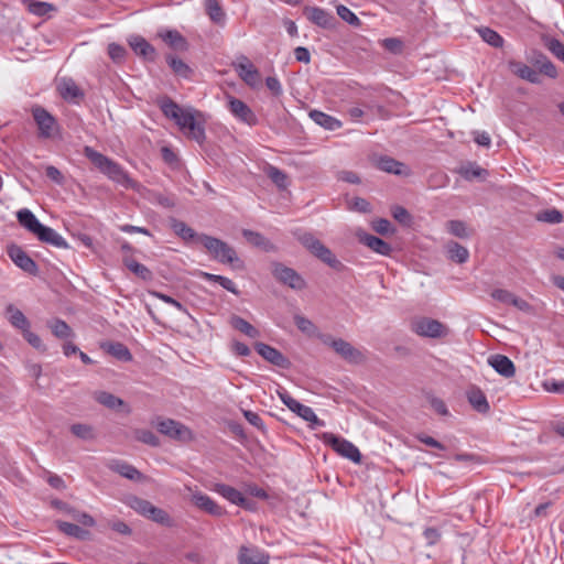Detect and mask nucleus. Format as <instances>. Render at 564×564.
<instances>
[{"label": "nucleus", "mask_w": 564, "mask_h": 564, "mask_svg": "<svg viewBox=\"0 0 564 564\" xmlns=\"http://www.w3.org/2000/svg\"><path fill=\"white\" fill-rule=\"evenodd\" d=\"M48 327L51 328L54 336L61 339H66L74 336L72 328L68 324L59 318H55L48 322Z\"/></svg>", "instance_id": "79ce46f5"}, {"label": "nucleus", "mask_w": 564, "mask_h": 564, "mask_svg": "<svg viewBox=\"0 0 564 564\" xmlns=\"http://www.w3.org/2000/svg\"><path fill=\"white\" fill-rule=\"evenodd\" d=\"M70 432L78 438L89 441L96 437L94 427L88 424L77 423L70 426Z\"/></svg>", "instance_id": "3c124183"}, {"label": "nucleus", "mask_w": 564, "mask_h": 564, "mask_svg": "<svg viewBox=\"0 0 564 564\" xmlns=\"http://www.w3.org/2000/svg\"><path fill=\"white\" fill-rule=\"evenodd\" d=\"M357 238L360 243L381 256H389L392 251V248L388 242L365 231H358Z\"/></svg>", "instance_id": "6ab92c4d"}, {"label": "nucleus", "mask_w": 564, "mask_h": 564, "mask_svg": "<svg viewBox=\"0 0 564 564\" xmlns=\"http://www.w3.org/2000/svg\"><path fill=\"white\" fill-rule=\"evenodd\" d=\"M133 437L134 440L152 447H158L160 445L159 437L150 430L137 429L133 431Z\"/></svg>", "instance_id": "09e8293b"}, {"label": "nucleus", "mask_w": 564, "mask_h": 564, "mask_svg": "<svg viewBox=\"0 0 564 564\" xmlns=\"http://www.w3.org/2000/svg\"><path fill=\"white\" fill-rule=\"evenodd\" d=\"M108 466L112 471L118 473L120 476L129 480L142 481L144 478L142 473L127 462L112 460Z\"/></svg>", "instance_id": "b1692460"}, {"label": "nucleus", "mask_w": 564, "mask_h": 564, "mask_svg": "<svg viewBox=\"0 0 564 564\" xmlns=\"http://www.w3.org/2000/svg\"><path fill=\"white\" fill-rule=\"evenodd\" d=\"M527 61L538 69L539 74L545 75L550 78L557 77V69L553 62L541 51L532 50L527 55Z\"/></svg>", "instance_id": "f8f14e48"}, {"label": "nucleus", "mask_w": 564, "mask_h": 564, "mask_svg": "<svg viewBox=\"0 0 564 564\" xmlns=\"http://www.w3.org/2000/svg\"><path fill=\"white\" fill-rule=\"evenodd\" d=\"M193 502L196 507L212 516L220 517L225 514V510L205 494L198 492L193 495Z\"/></svg>", "instance_id": "a878e982"}, {"label": "nucleus", "mask_w": 564, "mask_h": 564, "mask_svg": "<svg viewBox=\"0 0 564 564\" xmlns=\"http://www.w3.org/2000/svg\"><path fill=\"white\" fill-rule=\"evenodd\" d=\"M544 45L556 58L564 62V44L560 40L545 37Z\"/></svg>", "instance_id": "5fc2aeb1"}, {"label": "nucleus", "mask_w": 564, "mask_h": 564, "mask_svg": "<svg viewBox=\"0 0 564 564\" xmlns=\"http://www.w3.org/2000/svg\"><path fill=\"white\" fill-rule=\"evenodd\" d=\"M542 387L547 392L564 394V381L549 379L543 382Z\"/></svg>", "instance_id": "338daca9"}, {"label": "nucleus", "mask_w": 564, "mask_h": 564, "mask_svg": "<svg viewBox=\"0 0 564 564\" xmlns=\"http://www.w3.org/2000/svg\"><path fill=\"white\" fill-rule=\"evenodd\" d=\"M336 10L338 17L343 19L345 22L349 23L352 26L360 25L361 22L359 18L346 6L339 4L337 6Z\"/></svg>", "instance_id": "4d7b16f0"}, {"label": "nucleus", "mask_w": 564, "mask_h": 564, "mask_svg": "<svg viewBox=\"0 0 564 564\" xmlns=\"http://www.w3.org/2000/svg\"><path fill=\"white\" fill-rule=\"evenodd\" d=\"M124 503L128 507H130L131 509H133L135 512H138L139 514H141L145 518L148 517V514L153 506L149 500H145V499L140 498L134 495H130V496L126 497Z\"/></svg>", "instance_id": "4c0bfd02"}, {"label": "nucleus", "mask_w": 564, "mask_h": 564, "mask_svg": "<svg viewBox=\"0 0 564 564\" xmlns=\"http://www.w3.org/2000/svg\"><path fill=\"white\" fill-rule=\"evenodd\" d=\"M392 215L395 220L403 225H409L411 221V215L410 213L402 206H395L392 209Z\"/></svg>", "instance_id": "774afa93"}, {"label": "nucleus", "mask_w": 564, "mask_h": 564, "mask_svg": "<svg viewBox=\"0 0 564 564\" xmlns=\"http://www.w3.org/2000/svg\"><path fill=\"white\" fill-rule=\"evenodd\" d=\"M372 163L378 170L386 173L405 176L410 174L409 169L402 162L388 155L375 156Z\"/></svg>", "instance_id": "2eb2a0df"}, {"label": "nucleus", "mask_w": 564, "mask_h": 564, "mask_svg": "<svg viewBox=\"0 0 564 564\" xmlns=\"http://www.w3.org/2000/svg\"><path fill=\"white\" fill-rule=\"evenodd\" d=\"M509 68L516 76H518L521 79H524L531 84L541 83L539 72L528 66L527 64L517 61H510Z\"/></svg>", "instance_id": "5701e85b"}, {"label": "nucleus", "mask_w": 564, "mask_h": 564, "mask_svg": "<svg viewBox=\"0 0 564 564\" xmlns=\"http://www.w3.org/2000/svg\"><path fill=\"white\" fill-rule=\"evenodd\" d=\"M322 341L332 347L336 354L350 364H361L365 360V356L360 350L341 338L334 339L325 335L322 337Z\"/></svg>", "instance_id": "0eeeda50"}, {"label": "nucleus", "mask_w": 564, "mask_h": 564, "mask_svg": "<svg viewBox=\"0 0 564 564\" xmlns=\"http://www.w3.org/2000/svg\"><path fill=\"white\" fill-rule=\"evenodd\" d=\"M107 527L121 535H130L132 533L131 528L121 520H108Z\"/></svg>", "instance_id": "e2e57ef3"}, {"label": "nucleus", "mask_w": 564, "mask_h": 564, "mask_svg": "<svg viewBox=\"0 0 564 564\" xmlns=\"http://www.w3.org/2000/svg\"><path fill=\"white\" fill-rule=\"evenodd\" d=\"M55 524L56 528L65 535L76 538L78 540H86L89 536V532L87 530L82 529L77 524L61 520H57Z\"/></svg>", "instance_id": "f704fd0d"}, {"label": "nucleus", "mask_w": 564, "mask_h": 564, "mask_svg": "<svg viewBox=\"0 0 564 564\" xmlns=\"http://www.w3.org/2000/svg\"><path fill=\"white\" fill-rule=\"evenodd\" d=\"M95 400L108 409H117L123 404V400L112 393L98 391L95 393Z\"/></svg>", "instance_id": "c03bdc74"}, {"label": "nucleus", "mask_w": 564, "mask_h": 564, "mask_svg": "<svg viewBox=\"0 0 564 564\" xmlns=\"http://www.w3.org/2000/svg\"><path fill=\"white\" fill-rule=\"evenodd\" d=\"M294 323L297 326V328L303 333L311 334L315 329L314 324L308 318L302 315H295Z\"/></svg>", "instance_id": "0e129e2a"}, {"label": "nucleus", "mask_w": 564, "mask_h": 564, "mask_svg": "<svg viewBox=\"0 0 564 564\" xmlns=\"http://www.w3.org/2000/svg\"><path fill=\"white\" fill-rule=\"evenodd\" d=\"M282 402L294 413L301 416L303 420L312 423V426H323L324 422L317 417L312 408L300 403L297 400L292 398L289 393H280Z\"/></svg>", "instance_id": "1a4fd4ad"}, {"label": "nucleus", "mask_w": 564, "mask_h": 564, "mask_svg": "<svg viewBox=\"0 0 564 564\" xmlns=\"http://www.w3.org/2000/svg\"><path fill=\"white\" fill-rule=\"evenodd\" d=\"M178 127L182 130L187 131L188 137L198 143H202L205 140V129L202 123L196 121L192 109L188 113L185 115V117L182 118Z\"/></svg>", "instance_id": "f3484780"}, {"label": "nucleus", "mask_w": 564, "mask_h": 564, "mask_svg": "<svg viewBox=\"0 0 564 564\" xmlns=\"http://www.w3.org/2000/svg\"><path fill=\"white\" fill-rule=\"evenodd\" d=\"M228 109L239 121L253 127L258 123V118L252 109L242 100L228 96Z\"/></svg>", "instance_id": "9b49d317"}, {"label": "nucleus", "mask_w": 564, "mask_h": 564, "mask_svg": "<svg viewBox=\"0 0 564 564\" xmlns=\"http://www.w3.org/2000/svg\"><path fill=\"white\" fill-rule=\"evenodd\" d=\"M562 214L557 209H546L538 215L540 221L549 224H558L562 221Z\"/></svg>", "instance_id": "bf43d9fd"}, {"label": "nucleus", "mask_w": 564, "mask_h": 564, "mask_svg": "<svg viewBox=\"0 0 564 564\" xmlns=\"http://www.w3.org/2000/svg\"><path fill=\"white\" fill-rule=\"evenodd\" d=\"M427 400H429L430 405L432 406V409L437 414L443 415V416H446V415L449 414L447 405H446V403L442 399H440V398H437L435 395L429 394L427 395Z\"/></svg>", "instance_id": "052dcab7"}, {"label": "nucleus", "mask_w": 564, "mask_h": 564, "mask_svg": "<svg viewBox=\"0 0 564 564\" xmlns=\"http://www.w3.org/2000/svg\"><path fill=\"white\" fill-rule=\"evenodd\" d=\"M254 349L268 362L284 369L290 367V360L276 348L264 343H256Z\"/></svg>", "instance_id": "4468645a"}, {"label": "nucleus", "mask_w": 564, "mask_h": 564, "mask_svg": "<svg viewBox=\"0 0 564 564\" xmlns=\"http://www.w3.org/2000/svg\"><path fill=\"white\" fill-rule=\"evenodd\" d=\"M296 239L316 258L329 265L332 269L341 271L344 264L335 257L329 248L322 243L313 234L307 231H299L295 234Z\"/></svg>", "instance_id": "f03ea898"}, {"label": "nucleus", "mask_w": 564, "mask_h": 564, "mask_svg": "<svg viewBox=\"0 0 564 564\" xmlns=\"http://www.w3.org/2000/svg\"><path fill=\"white\" fill-rule=\"evenodd\" d=\"M159 36L175 51H187L188 42L177 30H165L159 33Z\"/></svg>", "instance_id": "393cba45"}, {"label": "nucleus", "mask_w": 564, "mask_h": 564, "mask_svg": "<svg viewBox=\"0 0 564 564\" xmlns=\"http://www.w3.org/2000/svg\"><path fill=\"white\" fill-rule=\"evenodd\" d=\"M206 12L210 20L215 23H223L225 21V13L217 0H206Z\"/></svg>", "instance_id": "8fccbe9b"}, {"label": "nucleus", "mask_w": 564, "mask_h": 564, "mask_svg": "<svg viewBox=\"0 0 564 564\" xmlns=\"http://www.w3.org/2000/svg\"><path fill=\"white\" fill-rule=\"evenodd\" d=\"M172 228H173L174 232L184 240H189L195 237L196 238L198 237L196 235V232L194 231V229L188 227L184 221L174 219L172 221Z\"/></svg>", "instance_id": "864d4df0"}, {"label": "nucleus", "mask_w": 564, "mask_h": 564, "mask_svg": "<svg viewBox=\"0 0 564 564\" xmlns=\"http://www.w3.org/2000/svg\"><path fill=\"white\" fill-rule=\"evenodd\" d=\"M127 51L122 45L110 43L108 45V55L115 63H122L124 61Z\"/></svg>", "instance_id": "13d9d810"}, {"label": "nucleus", "mask_w": 564, "mask_h": 564, "mask_svg": "<svg viewBox=\"0 0 564 564\" xmlns=\"http://www.w3.org/2000/svg\"><path fill=\"white\" fill-rule=\"evenodd\" d=\"M477 32L479 36L482 39V41H485L489 45L497 48L502 47L505 41L502 36L495 30L487 26H481L477 29Z\"/></svg>", "instance_id": "37998d69"}, {"label": "nucleus", "mask_w": 564, "mask_h": 564, "mask_svg": "<svg viewBox=\"0 0 564 564\" xmlns=\"http://www.w3.org/2000/svg\"><path fill=\"white\" fill-rule=\"evenodd\" d=\"M32 115L39 128V135L44 139L51 138L56 124L54 117L41 106L33 107Z\"/></svg>", "instance_id": "ddd939ff"}, {"label": "nucleus", "mask_w": 564, "mask_h": 564, "mask_svg": "<svg viewBox=\"0 0 564 564\" xmlns=\"http://www.w3.org/2000/svg\"><path fill=\"white\" fill-rule=\"evenodd\" d=\"M167 64L176 75L188 77L191 68L180 58L169 55L166 57Z\"/></svg>", "instance_id": "6e6d98bb"}, {"label": "nucleus", "mask_w": 564, "mask_h": 564, "mask_svg": "<svg viewBox=\"0 0 564 564\" xmlns=\"http://www.w3.org/2000/svg\"><path fill=\"white\" fill-rule=\"evenodd\" d=\"M242 236L252 246L262 249L265 252H274L276 251V247L267 239L262 234L258 231H253L250 229H243Z\"/></svg>", "instance_id": "c756f323"}, {"label": "nucleus", "mask_w": 564, "mask_h": 564, "mask_svg": "<svg viewBox=\"0 0 564 564\" xmlns=\"http://www.w3.org/2000/svg\"><path fill=\"white\" fill-rule=\"evenodd\" d=\"M230 325L250 338H257L260 336V332L248 321L240 316L234 315L230 318Z\"/></svg>", "instance_id": "58836bf2"}, {"label": "nucleus", "mask_w": 564, "mask_h": 564, "mask_svg": "<svg viewBox=\"0 0 564 564\" xmlns=\"http://www.w3.org/2000/svg\"><path fill=\"white\" fill-rule=\"evenodd\" d=\"M466 398L471 408L478 413L486 414L490 411V405L484 391L477 387L471 386L466 391Z\"/></svg>", "instance_id": "aec40b11"}, {"label": "nucleus", "mask_w": 564, "mask_h": 564, "mask_svg": "<svg viewBox=\"0 0 564 564\" xmlns=\"http://www.w3.org/2000/svg\"><path fill=\"white\" fill-rule=\"evenodd\" d=\"M304 14L314 24L327 29L333 25L334 17L326 10L317 7H306Z\"/></svg>", "instance_id": "412c9836"}, {"label": "nucleus", "mask_w": 564, "mask_h": 564, "mask_svg": "<svg viewBox=\"0 0 564 564\" xmlns=\"http://www.w3.org/2000/svg\"><path fill=\"white\" fill-rule=\"evenodd\" d=\"M489 365L505 378H511L516 373L514 364L505 355H494L488 359Z\"/></svg>", "instance_id": "4be33fe9"}, {"label": "nucleus", "mask_w": 564, "mask_h": 564, "mask_svg": "<svg viewBox=\"0 0 564 564\" xmlns=\"http://www.w3.org/2000/svg\"><path fill=\"white\" fill-rule=\"evenodd\" d=\"M147 518L151 519L152 521L161 525L169 528L173 527L174 524L173 519L170 517V514L165 510L158 508L155 506H152Z\"/></svg>", "instance_id": "de8ad7c7"}, {"label": "nucleus", "mask_w": 564, "mask_h": 564, "mask_svg": "<svg viewBox=\"0 0 564 564\" xmlns=\"http://www.w3.org/2000/svg\"><path fill=\"white\" fill-rule=\"evenodd\" d=\"M236 69L240 78L251 88H256L261 84L259 70L246 56L242 57V61L237 65Z\"/></svg>", "instance_id": "dca6fc26"}, {"label": "nucleus", "mask_w": 564, "mask_h": 564, "mask_svg": "<svg viewBox=\"0 0 564 564\" xmlns=\"http://www.w3.org/2000/svg\"><path fill=\"white\" fill-rule=\"evenodd\" d=\"M446 229L452 236L457 238H467L469 236L467 226L462 220H448L446 223Z\"/></svg>", "instance_id": "603ef678"}, {"label": "nucleus", "mask_w": 564, "mask_h": 564, "mask_svg": "<svg viewBox=\"0 0 564 564\" xmlns=\"http://www.w3.org/2000/svg\"><path fill=\"white\" fill-rule=\"evenodd\" d=\"M17 217L20 225L28 229L30 232H32L34 236H36V234L43 226V224L40 223L35 215L26 208L19 210Z\"/></svg>", "instance_id": "2f4dec72"}, {"label": "nucleus", "mask_w": 564, "mask_h": 564, "mask_svg": "<svg viewBox=\"0 0 564 564\" xmlns=\"http://www.w3.org/2000/svg\"><path fill=\"white\" fill-rule=\"evenodd\" d=\"M36 238L45 243L52 245L56 248H68V243L66 240L53 228L47 226H42L39 232L36 234Z\"/></svg>", "instance_id": "bb28decb"}, {"label": "nucleus", "mask_w": 564, "mask_h": 564, "mask_svg": "<svg viewBox=\"0 0 564 564\" xmlns=\"http://www.w3.org/2000/svg\"><path fill=\"white\" fill-rule=\"evenodd\" d=\"M128 43L138 56L150 62L155 59L156 51L144 37L140 35H132L128 39Z\"/></svg>", "instance_id": "a211bd4d"}, {"label": "nucleus", "mask_w": 564, "mask_h": 564, "mask_svg": "<svg viewBox=\"0 0 564 564\" xmlns=\"http://www.w3.org/2000/svg\"><path fill=\"white\" fill-rule=\"evenodd\" d=\"M310 118L326 130L334 131L341 128V122L338 119L319 110H311Z\"/></svg>", "instance_id": "473e14b6"}, {"label": "nucleus", "mask_w": 564, "mask_h": 564, "mask_svg": "<svg viewBox=\"0 0 564 564\" xmlns=\"http://www.w3.org/2000/svg\"><path fill=\"white\" fill-rule=\"evenodd\" d=\"M411 328L416 335L429 338H443L449 333L446 325L430 317H420L414 319Z\"/></svg>", "instance_id": "20e7f679"}, {"label": "nucleus", "mask_w": 564, "mask_h": 564, "mask_svg": "<svg viewBox=\"0 0 564 564\" xmlns=\"http://www.w3.org/2000/svg\"><path fill=\"white\" fill-rule=\"evenodd\" d=\"M197 241L204 246L216 261L232 265H235V263H241L235 249L227 242L205 234L199 235Z\"/></svg>", "instance_id": "7ed1b4c3"}, {"label": "nucleus", "mask_w": 564, "mask_h": 564, "mask_svg": "<svg viewBox=\"0 0 564 564\" xmlns=\"http://www.w3.org/2000/svg\"><path fill=\"white\" fill-rule=\"evenodd\" d=\"M216 491L220 494L224 498L229 500L231 503H235L243 508L248 507V499L239 490L231 486L225 484L217 485Z\"/></svg>", "instance_id": "7c9ffc66"}, {"label": "nucleus", "mask_w": 564, "mask_h": 564, "mask_svg": "<svg viewBox=\"0 0 564 564\" xmlns=\"http://www.w3.org/2000/svg\"><path fill=\"white\" fill-rule=\"evenodd\" d=\"M238 562L239 564H268V557L256 547L241 546Z\"/></svg>", "instance_id": "c85d7f7f"}, {"label": "nucleus", "mask_w": 564, "mask_h": 564, "mask_svg": "<svg viewBox=\"0 0 564 564\" xmlns=\"http://www.w3.org/2000/svg\"><path fill=\"white\" fill-rule=\"evenodd\" d=\"M7 252L12 262L22 271L31 275L37 274L36 262L20 246L12 245L8 247Z\"/></svg>", "instance_id": "9d476101"}, {"label": "nucleus", "mask_w": 564, "mask_h": 564, "mask_svg": "<svg viewBox=\"0 0 564 564\" xmlns=\"http://www.w3.org/2000/svg\"><path fill=\"white\" fill-rule=\"evenodd\" d=\"M446 251L448 259L459 264L465 263L469 258L468 249L456 241H449L446 245Z\"/></svg>", "instance_id": "c9c22d12"}, {"label": "nucleus", "mask_w": 564, "mask_h": 564, "mask_svg": "<svg viewBox=\"0 0 564 564\" xmlns=\"http://www.w3.org/2000/svg\"><path fill=\"white\" fill-rule=\"evenodd\" d=\"M265 174L280 189H285L289 186L288 174L276 166L268 165Z\"/></svg>", "instance_id": "a19ab883"}, {"label": "nucleus", "mask_w": 564, "mask_h": 564, "mask_svg": "<svg viewBox=\"0 0 564 564\" xmlns=\"http://www.w3.org/2000/svg\"><path fill=\"white\" fill-rule=\"evenodd\" d=\"M84 155L105 175H107L113 182L124 186L126 188H134L137 182H134L123 167L104 155L102 153L94 150L90 147L84 148Z\"/></svg>", "instance_id": "f257e3e1"}, {"label": "nucleus", "mask_w": 564, "mask_h": 564, "mask_svg": "<svg viewBox=\"0 0 564 564\" xmlns=\"http://www.w3.org/2000/svg\"><path fill=\"white\" fill-rule=\"evenodd\" d=\"M271 272L279 282L293 290L300 291L306 286L304 279L294 269L281 262H272Z\"/></svg>", "instance_id": "6e6552de"}, {"label": "nucleus", "mask_w": 564, "mask_h": 564, "mask_svg": "<svg viewBox=\"0 0 564 564\" xmlns=\"http://www.w3.org/2000/svg\"><path fill=\"white\" fill-rule=\"evenodd\" d=\"M7 312L9 314V321L12 324V326L21 329L22 332L30 328V323L25 315L20 311L19 308L14 307L12 304H10L7 307Z\"/></svg>", "instance_id": "ea45409f"}, {"label": "nucleus", "mask_w": 564, "mask_h": 564, "mask_svg": "<svg viewBox=\"0 0 564 564\" xmlns=\"http://www.w3.org/2000/svg\"><path fill=\"white\" fill-rule=\"evenodd\" d=\"M322 440L340 456L348 458L354 463H359L361 460V454L359 449L351 442L333 433H324Z\"/></svg>", "instance_id": "39448f33"}, {"label": "nucleus", "mask_w": 564, "mask_h": 564, "mask_svg": "<svg viewBox=\"0 0 564 564\" xmlns=\"http://www.w3.org/2000/svg\"><path fill=\"white\" fill-rule=\"evenodd\" d=\"M372 229L380 235L393 234L391 223L386 218H379L372 221Z\"/></svg>", "instance_id": "680f3d73"}, {"label": "nucleus", "mask_w": 564, "mask_h": 564, "mask_svg": "<svg viewBox=\"0 0 564 564\" xmlns=\"http://www.w3.org/2000/svg\"><path fill=\"white\" fill-rule=\"evenodd\" d=\"M101 348L113 356L118 360L121 361H130L132 360V355L128 347L119 341H109L101 345Z\"/></svg>", "instance_id": "72a5a7b5"}, {"label": "nucleus", "mask_w": 564, "mask_h": 564, "mask_svg": "<svg viewBox=\"0 0 564 564\" xmlns=\"http://www.w3.org/2000/svg\"><path fill=\"white\" fill-rule=\"evenodd\" d=\"M160 108L166 118L173 119L178 126L182 118L191 111V109L183 110L175 101L170 98H164L160 102Z\"/></svg>", "instance_id": "cd10ccee"}, {"label": "nucleus", "mask_w": 564, "mask_h": 564, "mask_svg": "<svg viewBox=\"0 0 564 564\" xmlns=\"http://www.w3.org/2000/svg\"><path fill=\"white\" fill-rule=\"evenodd\" d=\"M123 264L138 278L143 281H150L153 279L151 270L142 263H139L133 258L124 257Z\"/></svg>", "instance_id": "e433bc0d"}, {"label": "nucleus", "mask_w": 564, "mask_h": 564, "mask_svg": "<svg viewBox=\"0 0 564 564\" xmlns=\"http://www.w3.org/2000/svg\"><path fill=\"white\" fill-rule=\"evenodd\" d=\"M513 295L512 292L503 289H496L491 292V297L503 304H511Z\"/></svg>", "instance_id": "69168bd1"}, {"label": "nucleus", "mask_w": 564, "mask_h": 564, "mask_svg": "<svg viewBox=\"0 0 564 564\" xmlns=\"http://www.w3.org/2000/svg\"><path fill=\"white\" fill-rule=\"evenodd\" d=\"M59 94L65 100H73L83 96L79 87L72 79L63 80L59 86Z\"/></svg>", "instance_id": "a18cd8bd"}, {"label": "nucleus", "mask_w": 564, "mask_h": 564, "mask_svg": "<svg viewBox=\"0 0 564 564\" xmlns=\"http://www.w3.org/2000/svg\"><path fill=\"white\" fill-rule=\"evenodd\" d=\"M158 431L175 441L189 442L194 438L193 432L183 423L173 419H160L156 423Z\"/></svg>", "instance_id": "423d86ee"}, {"label": "nucleus", "mask_w": 564, "mask_h": 564, "mask_svg": "<svg viewBox=\"0 0 564 564\" xmlns=\"http://www.w3.org/2000/svg\"><path fill=\"white\" fill-rule=\"evenodd\" d=\"M202 276L206 281H213V282L219 283L225 290L231 292L235 295L239 294V291L237 290L236 284L229 278L208 273V272H203Z\"/></svg>", "instance_id": "49530a36"}]
</instances>
